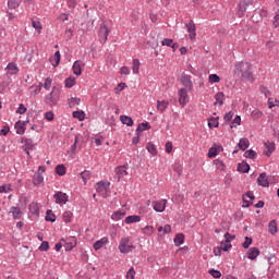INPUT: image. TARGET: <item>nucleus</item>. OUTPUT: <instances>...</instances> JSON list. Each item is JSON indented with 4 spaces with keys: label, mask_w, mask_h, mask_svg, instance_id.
I'll return each instance as SVG.
<instances>
[{
    "label": "nucleus",
    "mask_w": 279,
    "mask_h": 279,
    "mask_svg": "<svg viewBox=\"0 0 279 279\" xmlns=\"http://www.w3.org/2000/svg\"><path fill=\"white\" fill-rule=\"evenodd\" d=\"M234 73L241 75L242 80L254 82V74L252 73V64L250 62L236 63Z\"/></svg>",
    "instance_id": "f257e3e1"
},
{
    "label": "nucleus",
    "mask_w": 279,
    "mask_h": 279,
    "mask_svg": "<svg viewBox=\"0 0 279 279\" xmlns=\"http://www.w3.org/2000/svg\"><path fill=\"white\" fill-rule=\"evenodd\" d=\"M58 101H60V89L54 87L52 88L51 93L46 96L45 104L53 107L58 105Z\"/></svg>",
    "instance_id": "f03ea898"
},
{
    "label": "nucleus",
    "mask_w": 279,
    "mask_h": 279,
    "mask_svg": "<svg viewBox=\"0 0 279 279\" xmlns=\"http://www.w3.org/2000/svg\"><path fill=\"white\" fill-rule=\"evenodd\" d=\"M132 250H136V246L130 244V238H122L119 244V251L121 254H130Z\"/></svg>",
    "instance_id": "7ed1b4c3"
},
{
    "label": "nucleus",
    "mask_w": 279,
    "mask_h": 279,
    "mask_svg": "<svg viewBox=\"0 0 279 279\" xmlns=\"http://www.w3.org/2000/svg\"><path fill=\"white\" fill-rule=\"evenodd\" d=\"M250 5H254V0H240L238 4V14L239 16H244L245 12H247V8Z\"/></svg>",
    "instance_id": "20e7f679"
},
{
    "label": "nucleus",
    "mask_w": 279,
    "mask_h": 279,
    "mask_svg": "<svg viewBox=\"0 0 279 279\" xmlns=\"http://www.w3.org/2000/svg\"><path fill=\"white\" fill-rule=\"evenodd\" d=\"M108 36H110V29L108 28V26H106V23H102L99 29L100 43L106 44V41L108 40Z\"/></svg>",
    "instance_id": "39448f33"
},
{
    "label": "nucleus",
    "mask_w": 279,
    "mask_h": 279,
    "mask_svg": "<svg viewBox=\"0 0 279 279\" xmlns=\"http://www.w3.org/2000/svg\"><path fill=\"white\" fill-rule=\"evenodd\" d=\"M61 241L65 242V244H64L65 252H71V250H73V247H75L77 245V238H75V236H70L65 240H64V238H62Z\"/></svg>",
    "instance_id": "423d86ee"
},
{
    "label": "nucleus",
    "mask_w": 279,
    "mask_h": 279,
    "mask_svg": "<svg viewBox=\"0 0 279 279\" xmlns=\"http://www.w3.org/2000/svg\"><path fill=\"white\" fill-rule=\"evenodd\" d=\"M185 27L190 34V39L195 40V37L197 36V33H196L197 28L195 27V22L191 20L189 23L185 24Z\"/></svg>",
    "instance_id": "0eeeda50"
},
{
    "label": "nucleus",
    "mask_w": 279,
    "mask_h": 279,
    "mask_svg": "<svg viewBox=\"0 0 279 279\" xmlns=\"http://www.w3.org/2000/svg\"><path fill=\"white\" fill-rule=\"evenodd\" d=\"M153 208L156 213H165V208H167V199L154 202Z\"/></svg>",
    "instance_id": "6e6552de"
},
{
    "label": "nucleus",
    "mask_w": 279,
    "mask_h": 279,
    "mask_svg": "<svg viewBox=\"0 0 279 279\" xmlns=\"http://www.w3.org/2000/svg\"><path fill=\"white\" fill-rule=\"evenodd\" d=\"M53 198L56 199V204H66V202H69V195L63 192H57Z\"/></svg>",
    "instance_id": "1a4fd4ad"
},
{
    "label": "nucleus",
    "mask_w": 279,
    "mask_h": 279,
    "mask_svg": "<svg viewBox=\"0 0 279 279\" xmlns=\"http://www.w3.org/2000/svg\"><path fill=\"white\" fill-rule=\"evenodd\" d=\"M258 186H263L264 189H268L269 186V179H267V172H262L257 178Z\"/></svg>",
    "instance_id": "9d476101"
},
{
    "label": "nucleus",
    "mask_w": 279,
    "mask_h": 279,
    "mask_svg": "<svg viewBox=\"0 0 279 279\" xmlns=\"http://www.w3.org/2000/svg\"><path fill=\"white\" fill-rule=\"evenodd\" d=\"M179 95V104L181 106H186V99H189V92L186 90V88H181L178 92Z\"/></svg>",
    "instance_id": "9b49d317"
},
{
    "label": "nucleus",
    "mask_w": 279,
    "mask_h": 279,
    "mask_svg": "<svg viewBox=\"0 0 279 279\" xmlns=\"http://www.w3.org/2000/svg\"><path fill=\"white\" fill-rule=\"evenodd\" d=\"M181 83L183 84V86H185V88H189V90H193V81H191V75L182 74Z\"/></svg>",
    "instance_id": "f8f14e48"
},
{
    "label": "nucleus",
    "mask_w": 279,
    "mask_h": 279,
    "mask_svg": "<svg viewBox=\"0 0 279 279\" xmlns=\"http://www.w3.org/2000/svg\"><path fill=\"white\" fill-rule=\"evenodd\" d=\"M258 256H260V250H258V247H251L247 251V258L250 260H256V258H258Z\"/></svg>",
    "instance_id": "ddd939ff"
},
{
    "label": "nucleus",
    "mask_w": 279,
    "mask_h": 279,
    "mask_svg": "<svg viewBox=\"0 0 279 279\" xmlns=\"http://www.w3.org/2000/svg\"><path fill=\"white\" fill-rule=\"evenodd\" d=\"M82 66H85V64L81 60H77L73 63L72 71L74 75H82Z\"/></svg>",
    "instance_id": "4468645a"
},
{
    "label": "nucleus",
    "mask_w": 279,
    "mask_h": 279,
    "mask_svg": "<svg viewBox=\"0 0 279 279\" xmlns=\"http://www.w3.org/2000/svg\"><path fill=\"white\" fill-rule=\"evenodd\" d=\"M7 75H17L19 74V66L16 65V63L11 62L7 65Z\"/></svg>",
    "instance_id": "2eb2a0df"
},
{
    "label": "nucleus",
    "mask_w": 279,
    "mask_h": 279,
    "mask_svg": "<svg viewBox=\"0 0 279 279\" xmlns=\"http://www.w3.org/2000/svg\"><path fill=\"white\" fill-rule=\"evenodd\" d=\"M104 245H108V238L104 236L100 240L96 241L93 245L94 250L96 252H99V250H101V247H104Z\"/></svg>",
    "instance_id": "dca6fc26"
},
{
    "label": "nucleus",
    "mask_w": 279,
    "mask_h": 279,
    "mask_svg": "<svg viewBox=\"0 0 279 279\" xmlns=\"http://www.w3.org/2000/svg\"><path fill=\"white\" fill-rule=\"evenodd\" d=\"M264 145L267 149V151H264V154H265V156H268V158H269V156H271L272 151H276V143L267 141V142H265Z\"/></svg>",
    "instance_id": "f3484780"
},
{
    "label": "nucleus",
    "mask_w": 279,
    "mask_h": 279,
    "mask_svg": "<svg viewBox=\"0 0 279 279\" xmlns=\"http://www.w3.org/2000/svg\"><path fill=\"white\" fill-rule=\"evenodd\" d=\"M62 59L60 51H56L53 57L49 58V62L52 64V66L56 69L60 64V60Z\"/></svg>",
    "instance_id": "a211bd4d"
},
{
    "label": "nucleus",
    "mask_w": 279,
    "mask_h": 279,
    "mask_svg": "<svg viewBox=\"0 0 279 279\" xmlns=\"http://www.w3.org/2000/svg\"><path fill=\"white\" fill-rule=\"evenodd\" d=\"M250 163L242 161L241 163H238V171L239 173H250Z\"/></svg>",
    "instance_id": "6ab92c4d"
},
{
    "label": "nucleus",
    "mask_w": 279,
    "mask_h": 279,
    "mask_svg": "<svg viewBox=\"0 0 279 279\" xmlns=\"http://www.w3.org/2000/svg\"><path fill=\"white\" fill-rule=\"evenodd\" d=\"M120 121L123 125H128V128H132V125H134V120L130 116H121Z\"/></svg>",
    "instance_id": "aec40b11"
},
{
    "label": "nucleus",
    "mask_w": 279,
    "mask_h": 279,
    "mask_svg": "<svg viewBox=\"0 0 279 279\" xmlns=\"http://www.w3.org/2000/svg\"><path fill=\"white\" fill-rule=\"evenodd\" d=\"M167 108H169V101L167 100L157 101V110H159V112H165Z\"/></svg>",
    "instance_id": "412c9836"
},
{
    "label": "nucleus",
    "mask_w": 279,
    "mask_h": 279,
    "mask_svg": "<svg viewBox=\"0 0 279 279\" xmlns=\"http://www.w3.org/2000/svg\"><path fill=\"white\" fill-rule=\"evenodd\" d=\"M145 130H151V125L149 122H142L138 124L136 132L137 134H141V132H145Z\"/></svg>",
    "instance_id": "4be33fe9"
},
{
    "label": "nucleus",
    "mask_w": 279,
    "mask_h": 279,
    "mask_svg": "<svg viewBox=\"0 0 279 279\" xmlns=\"http://www.w3.org/2000/svg\"><path fill=\"white\" fill-rule=\"evenodd\" d=\"M25 123L23 121H17L15 123V130H16V134H25Z\"/></svg>",
    "instance_id": "5701e85b"
},
{
    "label": "nucleus",
    "mask_w": 279,
    "mask_h": 279,
    "mask_svg": "<svg viewBox=\"0 0 279 279\" xmlns=\"http://www.w3.org/2000/svg\"><path fill=\"white\" fill-rule=\"evenodd\" d=\"M239 149H241L242 151H245V149H247V147H250V140L247 138H241L239 144H238Z\"/></svg>",
    "instance_id": "b1692460"
},
{
    "label": "nucleus",
    "mask_w": 279,
    "mask_h": 279,
    "mask_svg": "<svg viewBox=\"0 0 279 279\" xmlns=\"http://www.w3.org/2000/svg\"><path fill=\"white\" fill-rule=\"evenodd\" d=\"M124 217H125V210H118L112 214L111 219L113 221H120V219Z\"/></svg>",
    "instance_id": "393cba45"
},
{
    "label": "nucleus",
    "mask_w": 279,
    "mask_h": 279,
    "mask_svg": "<svg viewBox=\"0 0 279 279\" xmlns=\"http://www.w3.org/2000/svg\"><path fill=\"white\" fill-rule=\"evenodd\" d=\"M116 173L118 177V180H121L123 175H128V170H125V166H119L116 168Z\"/></svg>",
    "instance_id": "a878e982"
},
{
    "label": "nucleus",
    "mask_w": 279,
    "mask_h": 279,
    "mask_svg": "<svg viewBox=\"0 0 279 279\" xmlns=\"http://www.w3.org/2000/svg\"><path fill=\"white\" fill-rule=\"evenodd\" d=\"M22 143H24L25 148L27 149H35L36 146L34 145V141L32 138H22Z\"/></svg>",
    "instance_id": "bb28decb"
},
{
    "label": "nucleus",
    "mask_w": 279,
    "mask_h": 279,
    "mask_svg": "<svg viewBox=\"0 0 279 279\" xmlns=\"http://www.w3.org/2000/svg\"><path fill=\"white\" fill-rule=\"evenodd\" d=\"M10 213H12L13 219H21L23 217V211L19 207H11Z\"/></svg>",
    "instance_id": "cd10ccee"
},
{
    "label": "nucleus",
    "mask_w": 279,
    "mask_h": 279,
    "mask_svg": "<svg viewBox=\"0 0 279 279\" xmlns=\"http://www.w3.org/2000/svg\"><path fill=\"white\" fill-rule=\"evenodd\" d=\"M43 182H45V177H43V174H35L33 177L34 186H38V185L43 184Z\"/></svg>",
    "instance_id": "c85d7f7f"
},
{
    "label": "nucleus",
    "mask_w": 279,
    "mask_h": 279,
    "mask_svg": "<svg viewBox=\"0 0 279 279\" xmlns=\"http://www.w3.org/2000/svg\"><path fill=\"white\" fill-rule=\"evenodd\" d=\"M225 97H226V95L223 94V92H218L215 95L216 102L214 105L217 106V104H219V106H223V98Z\"/></svg>",
    "instance_id": "c756f323"
},
{
    "label": "nucleus",
    "mask_w": 279,
    "mask_h": 279,
    "mask_svg": "<svg viewBox=\"0 0 279 279\" xmlns=\"http://www.w3.org/2000/svg\"><path fill=\"white\" fill-rule=\"evenodd\" d=\"M99 189H104V191H108V189H110V182L108 181L98 182L96 187L97 193H99Z\"/></svg>",
    "instance_id": "7c9ffc66"
},
{
    "label": "nucleus",
    "mask_w": 279,
    "mask_h": 279,
    "mask_svg": "<svg viewBox=\"0 0 279 279\" xmlns=\"http://www.w3.org/2000/svg\"><path fill=\"white\" fill-rule=\"evenodd\" d=\"M146 149L151 154V156H158V149H156V145H154V143H147Z\"/></svg>",
    "instance_id": "2f4dec72"
},
{
    "label": "nucleus",
    "mask_w": 279,
    "mask_h": 279,
    "mask_svg": "<svg viewBox=\"0 0 279 279\" xmlns=\"http://www.w3.org/2000/svg\"><path fill=\"white\" fill-rule=\"evenodd\" d=\"M258 154L253 149H248L244 153V158H250V160H256Z\"/></svg>",
    "instance_id": "473e14b6"
},
{
    "label": "nucleus",
    "mask_w": 279,
    "mask_h": 279,
    "mask_svg": "<svg viewBox=\"0 0 279 279\" xmlns=\"http://www.w3.org/2000/svg\"><path fill=\"white\" fill-rule=\"evenodd\" d=\"M184 243V233H178L174 236V245H177V247H180V245H182Z\"/></svg>",
    "instance_id": "72a5a7b5"
},
{
    "label": "nucleus",
    "mask_w": 279,
    "mask_h": 279,
    "mask_svg": "<svg viewBox=\"0 0 279 279\" xmlns=\"http://www.w3.org/2000/svg\"><path fill=\"white\" fill-rule=\"evenodd\" d=\"M141 69V61L138 59H133L132 71L135 75H138Z\"/></svg>",
    "instance_id": "f704fd0d"
},
{
    "label": "nucleus",
    "mask_w": 279,
    "mask_h": 279,
    "mask_svg": "<svg viewBox=\"0 0 279 279\" xmlns=\"http://www.w3.org/2000/svg\"><path fill=\"white\" fill-rule=\"evenodd\" d=\"M268 230H269L270 234H276V232H278V223L276 222V220H271L269 222Z\"/></svg>",
    "instance_id": "c9c22d12"
},
{
    "label": "nucleus",
    "mask_w": 279,
    "mask_h": 279,
    "mask_svg": "<svg viewBox=\"0 0 279 279\" xmlns=\"http://www.w3.org/2000/svg\"><path fill=\"white\" fill-rule=\"evenodd\" d=\"M124 221L125 223H138V221H141V216H128Z\"/></svg>",
    "instance_id": "e433bc0d"
},
{
    "label": "nucleus",
    "mask_w": 279,
    "mask_h": 279,
    "mask_svg": "<svg viewBox=\"0 0 279 279\" xmlns=\"http://www.w3.org/2000/svg\"><path fill=\"white\" fill-rule=\"evenodd\" d=\"M46 221H50V223H54V221H56V214H53V210L48 209L46 211Z\"/></svg>",
    "instance_id": "4c0bfd02"
},
{
    "label": "nucleus",
    "mask_w": 279,
    "mask_h": 279,
    "mask_svg": "<svg viewBox=\"0 0 279 279\" xmlns=\"http://www.w3.org/2000/svg\"><path fill=\"white\" fill-rule=\"evenodd\" d=\"M208 128L213 130V128H219V117L217 118H209L208 120Z\"/></svg>",
    "instance_id": "58836bf2"
},
{
    "label": "nucleus",
    "mask_w": 279,
    "mask_h": 279,
    "mask_svg": "<svg viewBox=\"0 0 279 279\" xmlns=\"http://www.w3.org/2000/svg\"><path fill=\"white\" fill-rule=\"evenodd\" d=\"M72 117L78 119V121H84V119H86V113L84 111H73Z\"/></svg>",
    "instance_id": "ea45409f"
},
{
    "label": "nucleus",
    "mask_w": 279,
    "mask_h": 279,
    "mask_svg": "<svg viewBox=\"0 0 279 279\" xmlns=\"http://www.w3.org/2000/svg\"><path fill=\"white\" fill-rule=\"evenodd\" d=\"M57 175H66V167L64 165H58L56 167Z\"/></svg>",
    "instance_id": "a19ab883"
},
{
    "label": "nucleus",
    "mask_w": 279,
    "mask_h": 279,
    "mask_svg": "<svg viewBox=\"0 0 279 279\" xmlns=\"http://www.w3.org/2000/svg\"><path fill=\"white\" fill-rule=\"evenodd\" d=\"M82 99L77 98V97H72L71 99H69V106L70 108H75L76 106H80Z\"/></svg>",
    "instance_id": "79ce46f5"
},
{
    "label": "nucleus",
    "mask_w": 279,
    "mask_h": 279,
    "mask_svg": "<svg viewBox=\"0 0 279 279\" xmlns=\"http://www.w3.org/2000/svg\"><path fill=\"white\" fill-rule=\"evenodd\" d=\"M71 219H73V213L72 211H64L63 213L64 223H71Z\"/></svg>",
    "instance_id": "37998d69"
},
{
    "label": "nucleus",
    "mask_w": 279,
    "mask_h": 279,
    "mask_svg": "<svg viewBox=\"0 0 279 279\" xmlns=\"http://www.w3.org/2000/svg\"><path fill=\"white\" fill-rule=\"evenodd\" d=\"M214 165H216V168L220 169V171H226V163L221 161V159L214 160Z\"/></svg>",
    "instance_id": "c03bdc74"
},
{
    "label": "nucleus",
    "mask_w": 279,
    "mask_h": 279,
    "mask_svg": "<svg viewBox=\"0 0 279 279\" xmlns=\"http://www.w3.org/2000/svg\"><path fill=\"white\" fill-rule=\"evenodd\" d=\"M80 175H81L84 184H86V182L88 180H90V171H88V170H85V171L81 172Z\"/></svg>",
    "instance_id": "a18cd8bd"
},
{
    "label": "nucleus",
    "mask_w": 279,
    "mask_h": 279,
    "mask_svg": "<svg viewBox=\"0 0 279 279\" xmlns=\"http://www.w3.org/2000/svg\"><path fill=\"white\" fill-rule=\"evenodd\" d=\"M219 82H221V77H219V75H217V74H210L209 75V83L210 84H219Z\"/></svg>",
    "instance_id": "49530a36"
},
{
    "label": "nucleus",
    "mask_w": 279,
    "mask_h": 279,
    "mask_svg": "<svg viewBox=\"0 0 279 279\" xmlns=\"http://www.w3.org/2000/svg\"><path fill=\"white\" fill-rule=\"evenodd\" d=\"M75 84V77L70 76L65 80V88H73V85Z\"/></svg>",
    "instance_id": "de8ad7c7"
},
{
    "label": "nucleus",
    "mask_w": 279,
    "mask_h": 279,
    "mask_svg": "<svg viewBox=\"0 0 279 279\" xmlns=\"http://www.w3.org/2000/svg\"><path fill=\"white\" fill-rule=\"evenodd\" d=\"M218 151L219 149L217 147L209 148L207 154L208 158H216Z\"/></svg>",
    "instance_id": "09e8293b"
},
{
    "label": "nucleus",
    "mask_w": 279,
    "mask_h": 279,
    "mask_svg": "<svg viewBox=\"0 0 279 279\" xmlns=\"http://www.w3.org/2000/svg\"><path fill=\"white\" fill-rule=\"evenodd\" d=\"M252 119H260V117H263V111L255 109L252 111L251 113Z\"/></svg>",
    "instance_id": "8fccbe9b"
},
{
    "label": "nucleus",
    "mask_w": 279,
    "mask_h": 279,
    "mask_svg": "<svg viewBox=\"0 0 279 279\" xmlns=\"http://www.w3.org/2000/svg\"><path fill=\"white\" fill-rule=\"evenodd\" d=\"M0 193H12V185L11 184L1 185Z\"/></svg>",
    "instance_id": "3c124183"
},
{
    "label": "nucleus",
    "mask_w": 279,
    "mask_h": 279,
    "mask_svg": "<svg viewBox=\"0 0 279 279\" xmlns=\"http://www.w3.org/2000/svg\"><path fill=\"white\" fill-rule=\"evenodd\" d=\"M252 243H253L252 238L245 236V241L243 242L242 247H244V250H248Z\"/></svg>",
    "instance_id": "603ef678"
},
{
    "label": "nucleus",
    "mask_w": 279,
    "mask_h": 279,
    "mask_svg": "<svg viewBox=\"0 0 279 279\" xmlns=\"http://www.w3.org/2000/svg\"><path fill=\"white\" fill-rule=\"evenodd\" d=\"M39 252H49V242L44 241L39 246Z\"/></svg>",
    "instance_id": "864d4df0"
},
{
    "label": "nucleus",
    "mask_w": 279,
    "mask_h": 279,
    "mask_svg": "<svg viewBox=\"0 0 279 279\" xmlns=\"http://www.w3.org/2000/svg\"><path fill=\"white\" fill-rule=\"evenodd\" d=\"M27 112V108L25 107V105L23 104H20L17 110H16V113L17 114H25Z\"/></svg>",
    "instance_id": "5fc2aeb1"
},
{
    "label": "nucleus",
    "mask_w": 279,
    "mask_h": 279,
    "mask_svg": "<svg viewBox=\"0 0 279 279\" xmlns=\"http://www.w3.org/2000/svg\"><path fill=\"white\" fill-rule=\"evenodd\" d=\"M234 124L241 125V116H236V117L233 119V121L231 122L230 128H231V129H232V128H236V125H234Z\"/></svg>",
    "instance_id": "6e6d98bb"
},
{
    "label": "nucleus",
    "mask_w": 279,
    "mask_h": 279,
    "mask_svg": "<svg viewBox=\"0 0 279 279\" xmlns=\"http://www.w3.org/2000/svg\"><path fill=\"white\" fill-rule=\"evenodd\" d=\"M225 239H226L225 243H230L231 241H234V239H236V235H232L230 234V232H227L225 233Z\"/></svg>",
    "instance_id": "4d7b16f0"
},
{
    "label": "nucleus",
    "mask_w": 279,
    "mask_h": 279,
    "mask_svg": "<svg viewBox=\"0 0 279 279\" xmlns=\"http://www.w3.org/2000/svg\"><path fill=\"white\" fill-rule=\"evenodd\" d=\"M8 134H10V126L4 125L0 131V136H8Z\"/></svg>",
    "instance_id": "13d9d810"
},
{
    "label": "nucleus",
    "mask_w": 279,
    "mask_h": 279,
    "mask_svg": "<svg viewBox=\"0 0 279 279\" xmlns=\"http://www.w3.org/2000/svg\"><path fill=\"white\" fill-rule=\"evenodd\" d=\"M161 45L162 47H171L173 45V39H170V38H165L162 41H161Z\"/></svg>",
    "instance_id": "bf43d9fd"
},
{
    "label": "nucleus",
    "mask_w": 279,
    "mask_h": 279,
    "mask_svg": "<svg viewBox=\"0 0 279 279\" xmlns=\"http://www.w3.org/2000/svg\"><path fill=\"white\" fill-rule=\"evenodd\" d=\"M232 117H234V112L229 111L225 114L223 120L228 123V122L232 121Z\"/></svg>",
    "instance_id": "052dcab7"
},
{
    "label": "nucleus",
    "mask_w": 279,
    "mask_h": 279,
    "mask_svg": "<svg viewBox=\"0 0 279 279\" xmlns=\"http://www.w3.org/2000/svg\"><path fill=\"white\" fill-rule=\"evenodd\" d=\"M32 25L34 29H43V24H40V21L32 20Z\"/></svg>",
    "instance_id": "680f3d73"
},
{
    "label": "nucleus",
    "mask_w": 279,
    "mask_h": 279,
    "mask_svg": "<svg viewBox=\"0 0 279 279\" xmlns=\"http://www.w3.org/2000/svg\"><path fill=\"white\" fill-rule=\"evenodd\" d=\"M232 247V244L229 243H223L221 242V246L220 250H222V252H228V250H230Z\"/></svg>",
    "instance_id": "e2e57ef3"
},
{
    "label": "nucleus",
    "mask_w": 279,
    "mask_h": 279,
    "mask_svg": "<svg viewBox=\"0 0 279 279\" xmlns=\"http://www.w3.org/2000/svg\"><path fill=\"white\" fill-rule=\"evenodd\" d=\"M51 82H53V81L51 80V77H47V78L45 80L44 88H46V90H49V88H51Z\"/></svg>",
    "instance_id": "0e129e2a"
},
{
    "label": "nucleus",
    "mask_w": 279,
    "mask_h": 279,
    "mask_svg": "<svg viewBox=\"0 0 279 279\" xmlns=\"http://www.w3.org/2000/svg\"><path fill=\"white\" fill-rule=\"evenodd\" d=\"M209 274L213 276V278H221V271L219 270L211 269L209 270Z\"/></svg>",
    "instance_id": "69168bd1"
},
{
    "label": "nucleus",
    "mask_w": 279,
    "mask_h": 279,
    "mask_svg": "<svg viewBox=\"0 0 279 279\" xmlns=\"http://www.w3.org/2000/svg\"><path fill=\"white\" fill-rule=\"evenodd\" d=\"M45 117H46L47 121H53V117H54L53 111H47L45 113Z\"/></svg>",
    "instance_id": "338daca9"
},
{
    "label": "nucleus",
    "mask_w": 279,
    "mask_h": 279,
    "mask_svg": "<svg viewBox=\"0 0 279 279\" xmlns=\"http://www.w3.org/2000/svg\"><path fill=\"white\" fill-rule=\"evenodd\" d=\"M275 21H274V23H272V25H274V27H279V13L277 14V15H275Z\"/></svg>",
    "instance_id": "774afa93"
}]
</instances>
